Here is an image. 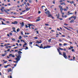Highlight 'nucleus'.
<instances>
[{
    "label": "nucleus",
    "mask_w": 78,
    "mask_h": 78,
    "mask_svg": "<svg viewBox=\"0 0 78 78\" xmlns=\"http://www.w3.org/2000/svg\"><path fill=\"white\" fill-rule=\"evenodd\" d=\"M36 32L37 34H39V31H37Z\"/></svg>",
    "instance_id": "obj_53"
},
{
    "label": "nucleus",
    "mask_w": 78,
    "mask_h": 78,
    "mask_svg": "<svg viewBox=\"0 0 78 78\" xmlns=\"http://www.w3.org/2000/svg\"><path fill=\"white\" fill-rule=\"evenodd\" d=\"M63 10H64V11H67V9H63Z\"/></svg>",
    "instance_id": "obj_36"
},
{
    "label": "nucleus",
    "mask_w": 78,
    "mask_h": 78,
    "mask_svg": "<svg viewBox=\"0 0 78 78\" xmlns=\"http://www.w3.org/2000/svg\"><path fill=\"white\" fill-rule=\"evenodd\" d=\"M18 55H22L21 54L22 53V52H21V51H18Z\"/></svg>",
    "instance_id": "obj_8"
},
{
    "label": "nucleus",
    "mask_w": 78,
    "mask_h": 78,
    "mask_svg": "<svg viewBox=\"0 0 78 78\" xmlns=\"http://www.w3.org/2000/svg\"><path fill=\"white\" fill-rule=\"evenodd\" d=\"M24 4L25 5H26L27 4V3H26V2H24Z\"/></svg>",
    "instance_id": "obj_54"
},
{
    "label": "nucleus",
    "mask_w": 78,
    "mask_h": 78,
    "mask_svg": "<svg viewBox=\"0 0 78 78\" xmlns=\"http://www.w3.org/2000/svg\"><path fill=\"white\" fill-rule=\"evenodd\" d=\"M4 67L5 68H7V67H8V66H7V65L6 66H5Z\"/></svg>",
    "instance_id": "obj_41"
},
{
    "label": "nucleus",
    "mask_w": 78,
    "mask_h": 78,
    "mask_svg": "<svg viewBox=\"0 0 78 78\" xmlns=\"http://www.w3.org/2000/svg\"><path fill=\"white\" fill-rule=\"evenodd\" d=\"M51 39H50L49 40V41H48V42H51Z\"/></svg>",
    "instance_id": "obj_40"
},
{
    "label": "nucleus",
    "mask_w": 78,
    "mask_h": 78,
    "mask_svg": "<svg viewBox=\"0 0 78 78\" xmlns=\"http://www.w3.org/2000/svg\"><path fill=\"white\" fill-rule=\"evenodd\" d=\"M14 24H17L18 23H17V22L15 21L14 22Z\"/></svg>",
    "instance_id": "obj_19"
},
{
    "label": "nucleus",
    "mask_w": 78,
    "mask_h": 78,
    "mask_svg": "<svg viewBox=\"0 0 78 78\" xmlns=\"http://www.w3.org/2000/svg\"><path fill=\"white\" fill-rule=\"evenodd\" d=\"M25 47H26V48H24V49L25 50H27V49H28V47L26 46Z\"/></svg>",
    "instance_id": "obj_23"
},
{
    "label": "nucleus",
    "mask_w": 78,
    "mask_h": 78,
    "mask_svg": "<svg viewBox=\"0 0 78 78\" xmlns=\"http://www.w3.org/2000/svg\"><path fill=\"white\" fill-rule=\"evenodd\" d=\"M18 51V50H15V52H16V51Z\"/></svg>",
    "instance_id": "obj_59"
},
{
    "label": "nucleus",
    "mask_w": 78,
    "mask_h": 78,
    "mask_svg": "<svg viewBox=\"0 0 78 78\" xmlns=\"http://www.w3.org/2000/svg\"><path fill=\"white\" fill-rule=\"evenodd\" d=\"M19 30H20L19 28H18L17 29L16 31H17V32H19Z\"/></svg>",
    "instance_id": "obj_24"
},
{
    "label": "nucleus",
    "mask_w": 78,
    "mask_h": 78,
    "mask_svg": "<svg viewBox=\"0 0 78 78\" xmlns=\"http://www.w3.org/2000/svg\"><path fill=\"white\" fill-rule=\"evenodd\" d=\"M21 42H25V41L23 40H21Z\"/></svg>",
    "instance_id": "obj_27"
},
{
    "label": "nucleus",
    "mask_w": 78,
    "mask_h": 78,
    "mask_svg": "<svg viewBox=\"0 0 78 78\" xmlns=\"http://www.w3.org/2000/svg\"><path fill=\"white\" fill-rule=\"evenodd\" d=\"M36 43H38V44H41V42H40L39 41H37Z\"/></svg>",
    "instance_id": "obj_21"
},
{
    "label": "nucleus",
    "mask_w": 78,
    "mask_h": 78,
    "mask_svg": "<svg viewBox=\"0 0 78 78\" xmlns=\"http://www.w3.org/2000/svg\"><path fill=\"white\" fill-rule=\"evenodd\" d=\"M59 19L60 20H62V18H59Z\"/></svg>",
    "instance_id": "obj_45"
},
{
    "label": "nucleus",
    "mask_w": 78,
    "mask_h": 78,
    "mask_svg": "<svg viewBox=\"0 0 78 78\" xmlns=\"http://www.w3.org/2000/svg\"><path fill=\"white\" fill-rule=\"evenodd\" d=\"M48 17H52V15L51 14H49L48 15Z\"/></svg>",
    "instance_id": "obj_11"
},
{
    "label": "nucleus",
    "mask_w": 78,
    "mask_h": 78,
    "mask_svg": "<svg viewBox=\"0 0 78 78\" xmlns=\"http://www.w3.org/2000/svg\"><path fill=\"white\" fill-rule=\"evenodd\" d=\"M5 55H6V54H3V55H2V56H5Z\"/></svg>",
    "instance_id": "obj_39"
},
{
    "label": "nucleus",
    "mask_w": 78,
    "mask_h": 78,
    "mask_svg": "<svg viewBox=\"0 0 78 78\" xmlns=\"http://www.w3.org/2000/svg\"><path fill=\"white\" fill-rule=\"evenodd\" d=\"M70 48H73V47L72 46H70Z\"/></svg>",
    "instance_id": "obj_56"
},
{
    "label": "nucleus",
    "mask_w": 78,
    "mask_h": 78,
    "mask_svg": "<svg viewBox=\"0 0 78 78\" xmlns=\"http://www.w3.org/2000/svg\"><path fill=\"white\" fill-rule=\"evenodd\" d=\"M24 43H25V44H24V45H27V43L25 42Z\"/></svg>",
    "instance_id": "obj_29"
},
{
    "label": "nucleus",
    "mask_w": 78,
    "mask_h": 78,
    "mask_svg": "<svg viewBox=\"0 0 78 78\" xmlns=\"http://www.w3.org/2000/svg\"><path fill=\"white\" fill-rule=\"evenodd\" d=\"M40 19H38L36 20V22H38V21H39V20H40Z\"/></svg>",
    "instance_id": "obj_22"
},
{
    "label": "nucleus",
    "mask_w": 78,
    "mask_h": 78,
    "mask_svg": "<svg viewBox=\"0 0 78 78\" xmlns=\"http://www.w3.org/2000/svg\"><path fill=\"white\" fill-rule=\"evenodd\" d=\"M2 25H6V24L5 23H3V21H2Z\"/></svg>",
    "instance_id": "obj_20"
},
{
    "label": "nucleus",
    "mask_w": 78,
    "mask_h": 78,
    "mask_svg": "<svg viewBox=\"0 0 78 78\" xmlns=\"http://www.w3.org/2000/svg\"><path fill=\"white\" fill-rule=\"evenodd\" d=\"M57 50H58V52L59 53V55H62V54H61V52H60V50H59V49L58 48H57Z\"/></svg>",
    "instance_id": "obj_4"
},
{
    "label": "nucleus",
    "mask_w": 78,
    "mask_h": 78,
    "mask_svg": "<svg viewBox=\"0 0 78 78\" xmlns=\"http://www.w3.org/2000/svg\"><path fill=\"white\" fill-rule=\"evenodd\" d=\"M7 71L8 72H11V69L10 68L9 69L7 70Z\"/></svg>",
    "instance_id": "obj_14"
},
{
    "label": "nucleus",
    "mask_w": 78,
    "mask_h": 78,
    "mask_svg": "<svg viewBox=\"0 0 78 78\" xmlns=\"http://www.w3.org/2000/svg\"><path fill=\"white\" fill-rule=\"evenodd\" d=\"M20 24L21 25V27H23V26H24V23L23 22H22V23H20Z\"/></svg>",
    "instance_id": "obj_6"
},
{
    "label": "nucleus",
    "mask_w": 78,
    "mask_h": 78,
    "mask_svg": "<svg viewBox=\"0 0 78 78\" xmlns=\"http://www.w3.org/2000/svg\"><path fill=\"white\" fill-rule=\"evenodd\" d=\"M6 23H9V21H7L6 22Z\"/></svg>",
    "instance_id": "obj_42"
},
{
    "label": "nucleus",
    "mask_w": 78,
    "mask_h": 78,
    "mask_svg": "<svg viewBox=\"0 0 78 78\" xmlns=\"http://www.w3.org/2000/svg\"><path fill=\"white\" fill-rule=\"evenodd\" d=\"M41 13V12L40 11H38V14H40Z\"/></svg>",
    "instance_id": "obj_64"
},
{
    "label": "nucleus",
    "mask_w": 78,
    "mask_h": 78,
    "mask_svg": "<svg viewBox=\"0 0 78 78\" xmlns=\"http://www.w3.org/2000/svg\"><path fill=\"white\" fill-rule=\"evenodd\" d=\"M2 9H1V10L2 12H3V9H4L5 7H2Z\"/></svg>",
    "instance_id": "obj_9"
},
{
    "label": "nucleus",
    "mask_w": 78,
    "mask_h": 78,
    "mask_svg": "<svg viewBox=\"0 0 78 78\" xmlns=\"http://www.w3.org/2000/svg\"><path fill=\"white\" fill-rule=\"evenodd\" d=\"M7 36H9V34H7Z\"/></svg>",
    "instance_id": "obj_63"
},
{
    "label": "nucleus",
    "mask_w": 78,
    "mask_h": 78,
    "mask_svg": "<svg viewBox=\"0 0 78 78\" xmlns=\"http://www.w3.org/2000/svg\"><path fill=\"white\" fill-rule=\"evenodd\" d=\"M12 41H15L16 39H15L14 38H12Z\"/></svg>",
    "instance_id": "obj_28"
},
{
    "label": "nucleus",
    "mask_w": 78,
    "mask_h": 78,
    "mask_svg": "<svg viewBox=\"0 0 78 78\" xmlns=\"http://www.w3.org/2000/svg\"><path fill=\"white\" fill-rule=\"evenodd\" d=\"M63 2V1L62 0H61L59 1L60 3H61V2Z\"/></svg>",
    "instance_id": "obj_34"
},
{
    "label": "nucleus",
    "mask_w": 78,
    "mask_h": 78,
    "mask_svg": "<svg viewBox=\"0 0 78 78\" xmlns=\"http://www.w3.org/2000/svg\"><path fill=\"white\" fill-rule=\"evenodd\" d=\"M72 51H75L74 50V49H72Z\"/></svg>",
    "instance_id": "obj_55"
},
{
    "label": "nucleus",
    "mask_w": 78,
    "mask_h": 78,
    "mask_svg": "<svg viewBox=\"0 0 78 78\" xmlns=\"http://www.w3.org/2000/svg\"><path fill=\"white\" fill-rule=\"evenodd\" d=\"M76 16H75L74 17V20H75V19H76Z\"/></svg>",
    "instance_id": "obj_38"
},
{
    "label": "nucleus",
    "mask_w": 78,
    "mask_h": 78,
    "mask_svg": "<svg viewBox=\"0 0 78 78\" xmlns=\"http://www.w3.org/2000/svg\"><path fill=\"white\" fill-rule=\"evenodd\" d=\"M40 42H41V43H42V41H41V40H40Z\"/></svg>",
    "instance_id": "obj_61"
},
{
    "label": "nucleus",
    "mask_w": 78,
    "mask_h": 78,
    "mask_svg": "<svg viewBox=\"0 0 78 78\" xmlns=\"http://www.w3.org/2000/svg\"><path fill=\"white\" fill-rule=\"evenodd\" d=\"M28 25L29 26H28V27H29L30 28V29H31V27H30V26H31L32 25V24H28Z\"/></svg>",
    "instance_id": "obj_12"
},
{
    "label": "nucleus",
    "mask_w": 78,
    "mask_h": 78,
    "mask_svg": "<svg viewBox=\"0 0 78 78\" xmlns=\"http://www.w3.org/2000/svg\"><path fill=\"white\" fill-rule=\"evenodd\" d=\"M43 7H45V6L44 5L42 6L41 7V8H43Z\"/></svg>",
    "instance_id": "obj_49"
},
{
    "label": "nucleus",
    "mask_w": 78,
    "mask_h": 78,
    "mask_svg": "<svg viewBox=\"0 0 78 78\" xmlns=\"http://www.w3.org/2000/svg\"><path fill=\"white\" fill-rule=\"evenodd\" d=\"M60 10L61 13H62V10H63V9H60Z\"/></svg>",
    "instance_id": "obj_17"
},
{
    "label": "nucleus",
    "mask_w": 78,
    "mask_h": 78,
    "mask_svg": "<svg viewBox=\"0 0 78 78\" xmlns=\"http://www.w3.org/2000/svg\"><path fill=\"white\" fill-rule=\"evenodd\" d=\"M28 27V26L27 25H26V28H27Z\"/></svg>",
    "instance_id": "obj_43"
},
{
    "label": "nucleus",
    "mask_w": 78,
    "mask_h": 78,
    "mask_svg": "<svg viewBox=\"0 0 78 78\" xmlns=\"http://www.w3.org/2000/svg\"><path fill=\"white\" fill-rule=\"evenodd\" d=\"M59 49V50H64V49H62L61 48H58Z\"/></svg>",
    "instance_id": "obj_16"
},
{
    "label": "nucleus",
    "mask_w": 78,
    "mask_h": 78,
    "mask_svg": "<svg viewBox=\"0 0 78 78\" xmlns=\"http://www.w3.org/2000/svg\"><path fill=\"white\" fill-rule=\"evenodd\" d=\"M45 13L46 14H50V12L48 10L47 12H45Z\"/></svg>",
    "instance_id": "obj_5"
},
{
    "label": "nucleus",
    "mask_w": 78,
    "mask_h": 78,
    "mask_svg": "<svg viewBox=\"0 0 78 78\" xmlns=\"http://www.w3.org/2000/svg\"><path fill=\"white\" fill-rule=\"evenodd\" d=\"M28 37V36L24 35L23 36V37Z\"/></svg>",
    "instance_id": "obj_26"
},
{
    "label": "nucleus",
    "mask_w": 78,
    "mask_h": 78,
    "mask_svg": "<svg viewBox=\"0 0 78 78\" xmlns=\"http://www.w3.org/2000/svg\"><path fill=\"white\" fill-rule=\"evenodd\" d=\"M10 50V49H9L7 50V51H9Z\"/></svg>",
    "instance_id": "obj_46"
},
{
    "label": "nucleus",
    "mask_w": 78,
    "mask_h": 78,
    "mask_svg": "<svg viewBox=\"0 0 78 78\" xmlns=\"http://www.w3.org/2000/svg\"><path fill=\"white\" fill-rule=\"evenodd\" d=\"M9 34L11 36H12V33H9Z\"/></svg>",
    "instance_id": "obj_30"
},
{
    "label": "nucleus",
    "mask_w": 78,
    "mask_h": 78,
    "mask_svg": "<svg viewBox=\"0 0 78 78\" xmlns=\"http://www.w3.org/2000/svg\"><path fill=\"white\" fill-rule=\"evenodd\" d=\"M42 45V44H41V46H40V48H43L44 49H45V48H50V47H51V46L48 45H47L46 46H44V47Z\"/></svg>",
    "instance_id": "obj_1"
},
{
    "label": "nucleus",
    "mask_w": 78,
    "mask_h": 78,
    "mask_svg": "<svg viewBox=\"0 0 78 78\" xmlns=\"http://www.w3.org/2000/svg\"><path fill=\"white\" fill-rule=\"evenodd\" d=\"M67 45V44H66V43H64V44H63L64 46H65V45Z\"/></svg>",
    "instance_id": "obj_31"
},
{
    "label": "nucleus",
    "mask_w": 78,
    "mask_h": 78,
    "mask_svg": "<svg viewBox=\"0 0 78 78\" xmlns=\"http://www.w3.org/2000/svg\"><path fill=\"white\" fill-rule=\"evenodd\" d=\"M32 44H33V42H30L29 43V44H30L31 45H32Z\"/></svg>",
    "instance_id": "obj_32"
},
{
    "label": "nucleus",
    "mask_w": 78,
    "mask_h": 78,
    "mask_svg": "<svg viewBox=\"0 0 78 78\" xmlns=\"http://www.w3.org/2000/svg\"><path fill=\"white\" fill-rule=\"evenodd\" d=\"M70 18H71V19H72V18H74V17L72 16Z\"/></svg>",
    "instance_id": "obj_48"
},
{
    "label": "nucleus",
    "mask_w": 78,
    "mask_h": 78,
    "mask_svg": "<svg viewBox=\"0 0 78 78\" xmlns=\"http://www.w3.org/2000/svg\"><path fill=\"white\" fill-rule=\"evenodd\" d=\"M34 38V39H38L37 37H35Z\"/></svg>",
    "instance_id": "obj_35"
},
{
    "label": "nucleus",
    "mask_w": 78,
    "mask_h": 78,
    "mask_svg": "<svg viewBox=\"0 0 78 78\" xmlns=\"http://www.w3.org/2000/svg\"><path fill=\"white\" fill-rule=\"evenodd\" d=\"M30 9V8H27L26 9V11H28Z\"/></svg>",
    "instance_id": "obj_33"
},
{
    "label": "nucleus",
    "mask_w": 78,
    "mask_h": 78,
    "mask_svg": "<svg viewBox=\"0 0 78 78\" xmlns=\"http://www.w3.org/2000/svg\"><path fill=\"white\" fill-rule=\"evenodd\" d=\"M12 30H15V28L14 27H12Z\"/></svg>",
    "instance_id": "obj_51"
},
{
    "label": "nucleus",
    "mask_w": 78,
    "mask_h": 78,
    "mask_svg": "<svg viewBox=\"0 0 78 78\" xmlns=\"http://www.w3.org/2000/svg\"><path fill=\"white\" fill-rule=\"evenodd\" d=\"M70 14H72V13H70L68 15H70Z\"/></svg>",
    "instance_id": "obj_58"
},
{
    "label": "nucleus",
    "mask_w": 78,
    "mask_h": 78,
    "mask_svg": "<svg viewBox=\"0 0 78 78\" xmlns=\"http://www.w3.org/2000/svg\"><path fill=\"white\" fill-rule=\"evenodd\" d=\"M63 56L65 58V59H67V56L66 55V53L64 52H63Z\"/></svg>",
    "instance_id": "obj_3"
},
{
    "label": "nucleus",
    "mask_w": 78,
    "mask_h": 78,
    "mask_svg": "<svg viewBox=\"0 0 78 78\" xmlns=\"http://www.w3.org/2000/svg\"><path fill=\"white\" fill-rule=\"evenodd\" d=\"M57 30H58V31H60V30L58 28H57Z\"/></svg>",
    "instance_id": "obj_50"
},
{
    "label": "nucleus",
    "mask_w": 78,
    "mask_h": 78,
    "mask_svg": "<svg viewBox=\"0 0 78 78\" xmlns=\"http://www.w3.org/2000/svg\"><path fill=\"white\" fill-rule=\"evenodd\" d=\"M9 56H11L13 58H14L15 57V56L14 55H12V54H9Z\"/></svg>",
    "instance_id": "obj_7"
},
{
    "label": "nucleus",
    "mask_w": 78,
    "mask_h": 78,
    "mask_svg": "<svg viewBox=\"0 0 78 78\" xmlns=\"http://www.w3.org/2000/svg\"><path fill=\"white\" fill-rule=\"evenodd\" d=\"M17 42L18 43H19L20 42V40H18Z\"/></svg>",
    "instance_id": "obj_52"
},
{
    "label": "nucleus",
    "mask_w": 78,
    "mask_h": 78,
    "mask_svg": "<svg viewBox=\"0 0 78 78\" xmlns=\"http://www.w3.org/2000/svg\"><path fill=\"white\" fill-rule=\"evenodd\" d=\"M13 31L14 32H15V33H17V32H16V30H13Z\"/></svg>",
    "instance_id": "obj_37"
},
{
    "label": "nucleus",
    "mask_w": 78,
    "mask_h": 78,
    "mask_svg": "<svg viewBox=\"0 0 78 78\" xmlns=\"http://www.w3.org/2000/svg\"><path fill=\"white\" fill-rule=\"evenodd\" d=\"M12 60H9V62H11V61H12Z\"/></svg>",
    "instance_id": "obj_57"
},
{
    "label": "nucleus",
    "mask_w": 78,
    "mask_h": 78,
    "mask_svg": "<svg viewBox=\"0 0 78 78\" xmlns=\"http://www.w3.org/2000/svg\"><path fill=\"white\" fill-rule=\"evenodd\" d=\"M60 5H66V3H65L64 2H63L62 3H61L60 4Z\"/></svg>",
    "instance_id": "obj_13"
},
{
    "label": "nucleus",
    "mask_w": 78,
    "mask_h": 78,
    "mask_svg": "<svg viewBox=\"0 0 78 78\" xmlns=\"http://www.w3.org/2000/svg\"><path fill=\"white\" fill-rule=\"evenodd\" d=\"M74 22V20H72L70 21V23H73V22Z\"/></svg>",
    "instance_id": "obj_18"
},
{
    "label": "nucleus",
    "mask_w": 78,
    "mask_h": 78,
    "mask_svg": "<svg viewBox=\"0 0 78 78\" xmlns=\"http://www.w3.org/2000/svg\"><path fill=\"white\" fill-rule=\"evenodd\" d=\"M10 78H12V76H10Z\"/></svg>",
    "instance_id": "obj_62"
},
{
    "label": "nucleus",
    "mask_w": 78,
    "mask_h": 78,
    "mask_svg": "<svg viewBox=\"0 0 78 78\" xmlns=\"http://www.w3.org/2000/svg\"><path fill=\"white\" fill-rule=\"evenodd\" d=\"M19 39H22V36H20L19 38Z\"/></svg>",
    "instance_id": "obj_25"
},
{
    "label": "nucleus",
    "mask_w": 78,
    "mask_h": 78,
    "mask_svg": "<svg viewBox=\"0 0 78 78\" xmlns=\"http://www.w3.org/2000/svg\"><path fill=\"white\" fill-rule=\"evenodd\" d=\"M45 25H46V26H48V24H45Z\"/></svg>",
    "instance_id": "obj_47"
},
{
    "label": "nucleus",
    "mask_w": 78,
    "mask_h": 78,
    "mask_svg": "<svg viewBox=\"0 0 78 78\" xmlns=\"http://www.w3.org/2000/svg\"><path fill=\"white\" fill-rule=\"evenodd\" d=\"M18 55V56H16L17 58H16L15 59L17 60V61H20V58H21V55Z\"/></svg>",
    "instance_id": "obj_2"
},
{
    "label": "nucleus",
    "mask_w": 78,
    "mask_h": 78,
    "mask_svg": "<svg viewBox=\"0 0 78 78\" xmlns=\"http://www.w3.org/2000/svg\"><path fill=\"white\" fill-rule=\"evenodd\" d=\"M21 33L22 35H23V33H22V32L21 31Z\"/></svg>",
    "instance_id": "obj_60"
},
{
    "label": "nucleus",
    "mask_w": 78,
    "mask_h": 78,
    "mask_svg": "<svg viewBox=\"0 0 78 78\" xmlns=\"http://www.w3.org/2000/svg\"><path fill=\"white\" fill-rule=\"evenodd\" d=\"M58 7L60 8V9H62V7L61 6V5H59Z\"/></svg>",
    "instance_id": "obj_15"
},
{
    "label": "nucleus",
    "mask_w": 78,
    "mask_h": 78,
    "mask_svg": "<svg viewBox=\"0 0 78 78\" xmlns=\"http://www.w3.org/2000/svg\"><path fill=\"white\" fill-rule=\"evenodd\" d=\"M3 10L4 11H5V12H6V13H7V14H9V13H8V12L7 11V10H6L4 9Z\"/></svg>",
    "instance_id": "obj_10"
},
{
    "label": "nucleus",
    "mask_w": 78,
    "mask_h": 78,
    "mask_svg": "<svg viewBox=\"0 0 78 78\" xmlns=\"http://www.w3.org/2000/svg\"><path fill=\"white\" fill-rule=\"evenodd\" d=\"M29 3H31V0H30L29 1Z\"/></svg>",
    "instance_id": "obj_44"
}]
</instances>
